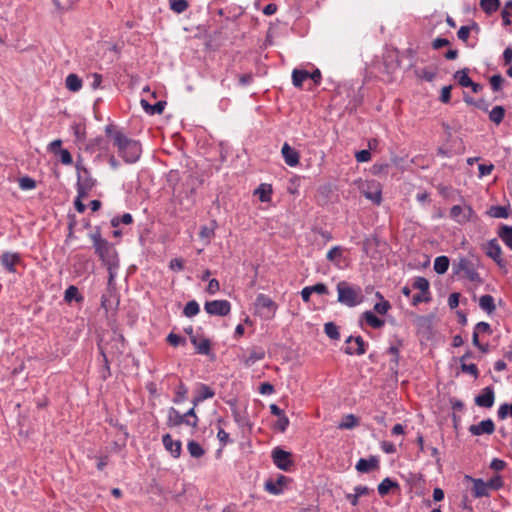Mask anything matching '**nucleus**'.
Segmentation results:
<instances>
[{
  "instance_id": "22",
  "label": "nucleus",
  "mask_w": 512,
  "mask_h": 512,
  "mask_svg": "<svg viewBox=\"0 0 512 512\" xmlns=\"http://www.w3.org/2000/svg\"><path fill=\"white\" fill-rule=\"evenodd\" d=\"M402 345V340L397 341V345H391L388 348V353L392 355V358L390 360V370L397 374L398 372V366H399V360H400V350L399 347Z\"/></svg>"
},
{
  "instance_id": "54",
  "label": "nucleus",
  "mask_w": 512,
  "mask_h": 512,
  "mask_svg": "<svg viewBox=\"0 0 512 512\" xmlns=\"http://www.w3.org/2000/svg\"><path fill=\"white\" fill-rule=\"evenodd\" d=\"M460 369L464 373H468L477 379L479 377V371L476 364H467L466 362L460 363Z\"/></svg>"
},
{
  "instance_id": "12",
  "label": "nucleus",
  "mask_w": 512,
  "mask_h": 512,
  "mask_svg": "<svg viewBox=\"0 0 512 512\" xmlns=\"http://www.w3.org/2000/svg\"><path fill=\"white\" fill-rule=\"evenodd\" d=\"M485 252L486 255L493 259L500 268H504L506 266V261L502 257V249L497 239H492L487 242Z\"/></svg>"
},
{
  "instance_id": "44",
  "label": "nucleus",
  "mask_w": 512,
  "mask_h": 512,
  "mask_svg": "<svg viewBox=\"0 0 512 512\" xmlns=\"http://www.w3.org/2000/svg\"><path fill=\"white\" fill-rule=\"evenodd\" d=\"M54 5L60 13L67 12L75 6L78 0H53Z\"/></svg>"
},
{
  "instance_id": "21",
  "label": "nucleus",
  "mask_w": 512,
  "mask_h": 512,
  "mask_svg": "<svg viewBox=\"0 0 512 512\" xmlns=\"http://www.w3.org/2000/svg\"><path fill=\"white\" fill-rule=\"evenodd\" d=\"M191 343L194 345L196 352L201 355L211 354V342L207 338L198 339L197 336L191 337Z\"/></svg>"
},
{
  "instance_id": "25",
  "label": "nucleus",
  "mask_w": 512,
  "mask_h": 512,
  "mask_svg": "<svg viewBox=\"0 0 512 512\" xmlns=\"http://www.w3.org/2000/svg\"><path fill=\"white\" fill-rule=\"evenodd\" d=\"M215 392L206 384H200L198 394L193 398L192 403L197 406L200 402L214 397Z\"/></svg>"
},
{
  "instance_id": "59",
  "label": "nucleus",
  "mask_w": 512,
  "mask_h": 512,
  "mask_svg": "<svg viewBox=\"0 0 512 512\" xmlns=\"http://www.w3.org/2000/svg\"><path fill=\"white\" fill-rule=\"evenodd\" d=\"M389 167L388 163H375L370 171L373 175L387 174Z\"/></svg>"
},
{
  "instance_id": "43",
  "label": "nucleus",
  "mask_w": 512,
  "mask_h": 512,
  "mask_svg": "<svg viewBox=\"0 0 512 512\" xmlns=\"http://www.w3.org/2000/svg\"><path fill=\"white\" fill-rule=\"evenodd\" d=\"M187 449L189 454L194 458H200L205 454V450L202 448V446L194 440L188 442Z\"/></svg>"
},
{
  "instance_id": "52",
  "label": "nucleus",
  "mask_w": 512,
  "mask_h": 512,
  "mask_svg": "<svg viewBox=\"0 0 512 512\" xmlns=\"http://www.w3.org/2000/svg\"><path fill=\"white\" fill-rule=\"evenodd\" d=\"M184 416L186 419V425L191 426L192 428H196L198 426L199 419L195 412V406L184 413Z\"/></svg>"
},
{
  "instance_id": "7",
  "label": "nucleus",
  "mask_w": 512,
  "mask_h": 512,
  "mask_svg": "<svg viewBox=\"0 0 512 512\" xmlns=\"http://www.w3.org/2000/svg\"><path fill=\"white\" fill-rule=\"evenodd\" d=\"M272 459L276 467L283 471H289L290 467L293 465L292 454L280 447L273 449Z\"/></svg>"
},
{
  "instance_id": "28",
  "label": "nucleus",
  "mask_w": 512,
  "mask_h": 512,
  "mask_svg": "<svg viewBox=\"0 0 512 512\" xmlns=\"http://www.w3.org/2000/svg\"><path fill=\"white\" fill-rule=\"evenodd\" d=\"M480 308L485 311L488 315H491L495 312L496 306L494 303L493 296L489 294L482 295L479 299Z\"/></svg>"
},
{
  "instance_id": "10",
  "label": "nucleus",
  "mask_w": 512,
  "mask_h": 512,
  "mask_svg": "<svg viewBox=\"0 0 512 512\" xmlns=\"http://www.w3.org/2000/svg\"><path fill=\"white\" fill-rule=\"evenodd\" d=\"M365 198L371 200L374 204L379 205L382 201V188L379 182L372 180L367 181L361 189Z\"/></svg>"
},
{
  "instance_id": "24",
  "label": "nucleus",
  "mask_w": 512,
  "mask_h": 512,
  "mask_svg": "<svg viewBox=\"0 0 512 512\" xmlns=\"http://www.w3.org/2000/svg\"><path fill=\"white\" fill-rule=\"evenodd\" d=\"M392 489H399V484L389 477L383 479L377 487L378 493L381 497L388 495Z\"/></svg>"
},
{
  "instance_id": "32",
  "label": "nucleus",
  "mask_w": 512,
  "mask_h": 512,
  "mask_svg": "<svg viewBox=\"0 0 512 512\" xmlns=\"http://www.w3.org/2000/svg\"><path fill=\"white\" fill-rule=\"evenodd\" d=\"M343 251L344 248L341 246H334L332 247L326 254V259L332 263H334L336 266H340V262L343 258Z\"/></svg>"
},
{
  "instance_id": "41",
  "label": "nucleus",
  "mask_w": 512,
  "mask_h": 512,
  "mask_svg": "<svg viewBox=\"0 0 512 512\" xmlns=\"http://www.w3.org/2000/svg\"><path fill=\"white\" fill-rule=\"evenodd\" d=\"M255 194L259 195L261 202H267L271 199L272 187L268 184H261L256 190Z\"/></svg>"
},
{
  "instance_id": "56",
  "label": "nucleus",
  "mask_w": 512,
  "mask_h": 512,
  "mask_svg": "<svg viewBox=\"0 0 512 512\" xmlns=\"http://www.w3.org/2000/svg\"><path fill=\"white\" fill-rule=\"evenodd\" d=\"M19 187L22 190H31L36 187V181L28 176L21 177L19 179Z\"/></svg>"
},
{
  "instance_id": "42",
  "label": "nucleus",
  "mask_w": 512,
  "mask_h": 512,
  "mask_svg": "<svg viewBox=\"0 0 512 512\" xmlns=\"http://www.w3.org/2000/svg\"><path fill=\"white\" fill-rule=\"evenodd\" d=\"M416 77L425 80L427 82H432L436 77V70L429 68L416 69L414 71Z\"/></svg>"
},
{
  "instance_id": "30",
  "label": "nucleus",
  "mask_w": 512,
  "mask_h": 512,
  "mask_svg": "<svg viewBox=\"0 0 512 512\" xmlns=\"http://www.w3.org/2000/svg\"><path fill=\"white\" fill-rule=\"evenodd\" d=\"M264 357H265V351L263 348H261V347L253 348L249 352V355L245 358L244 364L246 366H251L254 363H256L257 361L264 359Z\"/></svg>"
},
{
  "instance_id": "15",
  "label": "nucleus",
  "mask_w": 512,
  "mask_h": 512,
  "mask_svg": "<svg viewBox=\"0 0 512 512\" xmlns=\"http://www.w3.org/2000/svg\"><path fill=\"white\" fill-rule=\"evenodd\" d=\"M282 156L285 163L290 167H295L299 164L300 155L298 151L292 148L288 143H284L281 149Z\"/></svg>"
},
{
  "instance_id": "16",
  "label": "nucleus",
  "mask_w": 512,
  "mask_h": 512,
  "mask_svg": "<svg viewBox=\"0 0 512 512\" xmlns=\"http://www.w3.org/2000/svg\"><path fill=\"white\" fill-rule=\"evenodd\" d=\"M355 468L360 473H369L379 468V460L376 456H370L368 459L360 458Z\"/></svg>"
},
{
  "instance_id": "48",
  "label": "nucleus",
  "mask_w": 512,
  "mask_h": 512,
  "mask_svg": "<svg viewBox=\"0 0 512 512\" xmlns=\"http://www.w3.org/2000/svg\"><path fill=\"white\" fill-rule=\"evenodd\" d=\"M133 223V217L130 213H124L122 216H115L111 219V226L116 228L120 224L129 225Z\"/></svg>"
},
{
  "instance_id": "45",
  "label": "nucleus",
  "mask_w": 512,
  "mask_h": 512,
  "mask_svg": "<svg viewBox=\"0 0 512 512\" xmlns=\"http://www.w3.org/2000/svg\"><path fill=\"white\" fill-rule=\"evenodd\" d=\"M325 334L332 340L340 339L338 326L334 322H328L324 325Z\"/></svg>"
},
{
  "instance_id": "27",
  "label": "nucleus",
  "mask_w": 512,
  "mask_h": 512,
  "mask_svg": "<svg viewBox=\"0 0 512 512\" xmlns=\"http://www.w3.org/2000/svg\"><path fill=\"white\" fill-rule=\"evenodd\" d=\"M499 238L512 250V226L501 224L498 230Z\"/></svg>"
},
{
  "instance_id": "47",
  "label": "nucleus",
  "mask_w": 512,
  "mask_h": 512,
  "mask_svg": "<svg viewBox=\"0 0 512 512\" xmlns=\"http://www.w3.org/2000/svg\"><path fill=\"white\" fill-rule=\"evenodd\" d=\"M200 311V307H199V304L195 301V300H191L189 302H187V304L185 305L184 309H183V314L186 316V317H194L196 316Z\"/></svg>"
},
{
  "instance_id": "3",
  "label": "nucleus",
  "mask_w": 512,
  "mask_h": 512,
  "mask_svg": "<svg viewBox=\"0 0 512 512\" xmlns=\"http://www.w3.org/2000/svg\"><path fill=\"white\" fill-rule=\"evenodd\" d=\"M480 267V258L471 254L467 257H459L457 260H455L452 264V271L456 276L463 277L476 284H482L483 279L480 277L477 271Z\"/></svg>"
},
{
  "instance_id": "26",
  "label": "nucleus",
  "mask_w": 512,
  "mask_h": 512,
  "mask_svg": "<svg viewBox=\"0 0 512 512\" xmlns=\"http://www.w3.org/2000/svg\"><path fill=\"white\" fill-rule=\"evenodd\" d=\"M287 478L284 475H280L277 481L268 480L265 483V489L273 494L278 495L282 492L281 486L286 482Z\"/></svg>"
},
{
  "instance_id": "64",
  "label": "nucleus",
  "mask_w": 512,
  "mask_h": 512,
  "mask_svg": "<svg viewBox=\"0 0 512 512\" xmlns=\"http://www.w3.org/2000/svg\"><path fill=\"white\" fill-rule=\"evenodd\" d=\"M504 79L500 74L493 75L490 78V85L493 91H499L502 87Z\"/></svg>"
},
{
  "instance_id": "8",
  "label": "nucleus",
  "mask_w": 512,
  "mask_h": 512,
  "mask_svg": "<svg viewBox=\"0 0 512 512\" xmlns=\"http://www.w3.org/2000/svg\"><path fill=\"white\" fill-rule=\"evenodd\" d=\"M345 343L347 346L344 348V352L347 355L361 356L366 353L367 343L361 336H349Z\"/></svg>"
},
{
  "instance_id": "9",
  "label": "nucleus",
  "mask_w": 512,
  "mask_h": 512,
  "mask_svg": "<svg viewBox=\"0 0 512 512\" xmlns=\"http://www.w3.org/2000/svg\"><path fill=\"white\" fill-rule=\"evenodd\" d=\"M204 309L210 315L227 316L231 311V304L228 300H212L205 303Z\"/></svg>"
},
{
  "instance_id": "40",
  "label": "nucleus",
  "mask_w": 512,
  "mask_h": 512,
  "mask_svg": "<svg viewBox=\"0 0 512 512\" xmlns=\"http://www.w3.org/2000/svg\"><path fill=\"white\" fill-rule=\"evenodd\" d=\"M309 72L306 70L294 69L292 72V83L295 87L301 88L303 82L308 79Z\"/></svg>"
},
{
  "instance_id": "37",
  "label": "nucleus",
  "mask_w": 512,
  "mask_h": 512,
  "mask_svg": "<svg viewBox=\"0 0 512 512\" xmlns=\"http://www.w3.org/2000/svg\"><path fill=\"white\" fill-rule=\"evenodd\" d=\"M64 300L68 303L75 300L76 302H82L83 296L79 293V290L76 286H69L64 292Z\"/></svg>"
},
{
  "instance_id": "2",
  "label": "nucleus",
  "mask_w": 512,
  "mask_h": 512,
  "mask_svg": "<svg viewBox=\"0 0 512 512\" xmlns=\"http://www.w3.org/2000/svg\"><path fill=\"white\" fill-rule=\"evenodd\" d=\"M89 238L93 243L96 255L107 270L117 269L119 267L118 253L113 244L102 237L100 227H95L94 231L89 234Z\"/></svg>"
},
{
  "instance_id": "55",
  "label": "nucleus",
  "mask_w": 512,
  "mask_h": 512,
  "mask_svg": "<svg viewBox=\"0 0 512 512\" xmlns=\"http://www.w3.org/2000/svg\"><path fill=\"white\" fill-rule=\"evenodd\" d=\"M230 405L232 407V414H233V417H234V420L240 425V426H245V425H248V419L246 416H244L243 414H241L235 403H231L230 402Z\"/></svg>"
},
{
  "instance_id": "61",
  "label": "nucleus",
  "mask_w": 512,
  "mask_h": 512,
  "mask_svg": "<svg viewBox=\"0 0 512 512\" xmlns=\"http://www.w3.org/2000/svg\"><path fill=\"white\" fill-rule=\"evenodd\" d=\"M431 301V293L426 294L424 292H420L418 294H415L412 298V305L417 306L418 304L422 302H430Z\"/></svg>"
},
{
  "instance_id": "31",
  "label": "nucleus",
  "mask_w": 512,
  "mask_h": 512,
  "mask_svg": "<svg viewBox=\"0 0 512 512\" xmlns=\"http://www.w3.org/2000/svg\"><path fill=\"white\" fill-rule=\"evenodd\" d=\"M66 88L71 92H78L82 88V79L74 73L69 74L65 79Z\"/></svg>"
},
{
  "instance_id": "5",
  "label": "nucleus",
  "mask_w": 512,
  "mask_h": 512,
  "mask_svg": "<svg viewBox=\"0 0 512 512\" xmlns=\"http://www.w3.org/2000/svg\"><path fill=\"white\" fill-rule=\"evenodd\" d=\"M77 169V193L79 197H88L89 192L96 185V180L91 176L90 171L80 162L76 163Z\"/></svg>"
},
{
  "instance_id": "51",
  "label": "nucleus",
  "mask_w": 512,
  "mask_h": 512,
  "mask_svg": "<svg viewBox=\"0 0 512 512\" xmlns=\"http://www.w3.org/2000/svg\"><path fill=\"white\" fill-rule=\"evenodd\" d=\"M376 296H378L381 299V302H378L374 305V311L378 314L384 315L388 312V310L391 308V304L389 301L384 300L383 296L377 292Z\"/></svg>"
},
{
  "instance_id": "38",
  "label": "nucleus",
  "mask_w": 512,
  "mask_h": 512,
  "mask_svg": "<svg viewBox=\"0 0 512 512\" xmlns=\"http://www.w3.org/2000/svg\"><path fill=\"white\" fill-rule=\"evenodd\" d=\"M505 108L503 106H495L491 111H489V120L496 125H499L505 116Z\"/></svg>"
},
{
  "instance_id": "58",
  "label": "nucleus",
  "mask_w": 512,
  "mask_h": 512,
  "mask_svg": "<svg viewBox=\"0 0 512 512\" xmlns=\"http://www.w3.org/2000/svg\"><path fill=\"white\" fill-rule=\"evenodd\" d=\"M167 342L171 345V346H174V347H177L179 345H185L186 344V339L180 335H177L175 333H170L168 336H167Z\"/></svg>"
},
{
  "instance_id": "4",
  "label": "nucleus",
  "mask_w": 512,
  "mask_h": 512,
  "mask_svg": "<svg viewBox=\"0 0 512 512\" xmlns=\"http://www.w3.org/2000/svg\"><path fill=\"white\" fill-rule=\"evenodd\" d=\"M338 292L337 301L347 307H355L362 302L361 287L352 285L347 281H340L336 286Z\"/></svg>"
},
{
  "instance_id": "35",
  "label": "nucleus",
  "mask_w": 512,
  "mask_h": 512,
  "mask_svg": "<svg viewBox=\"0 0 512 512\" xmlns=\"http://www.w3.org/2000/svg\"><path fill=\"white\" fill-rule=\"evenodd\" d=\"M500 0H480V8L487 15H492L500 8Z\"/></svg>"
},
{
  "instance_id": "11",
  "label": "nucleus",
  "mask_w": 512,
  "mask_h": 512,
  "mask_svg": "<svg viewBox=\"0 0 512 512\" xmlns=\"http://www.w3.org/2000/svg\"><path fill=\"white\" fill-rule=\"evenodd\" d=\"M255 306L261 314L266 317H272L277 309V304L267 295L258 294L255 300Z\"/></svg>"
},
{
  "instance_id": "14",
  "label": "nucleus",
  "mask_w": 512,
  "mask_h": 512,
  "mask_svg": "<svg viewBox=\"0 0 512 512\" xmlns=\"http://www.w3.org/2000/svg\"><path fill=\"white\" fill-rule=\"evenodd\" d=\"M468 430L474 436H480L482 434L491 435L495 431V424L491 419H486L478 424L471 425Z\"/></svg>"
},
{
  "instance_id": "29",
  "label": "nucleus",
  "mask_w": 512,
  "mask_h": 512,
  "mask_svg": "<svg viewBox=\"0 0 512 512\" xmlns=\"http://www.w3.org/2000/svg\"><path fill=\"white\" fill-rule=\"evenodd\" d=\"M362 318L366 321V323L374 329H379L384 326L385 321L379 317H377L371 311H365L362 313Z\"/></svg>"
},
{
  "instance_id": "49",
  "label": "nucleus",
  "mask_w": 512,
  "mask_h": 512,
  "mask_svg": "<svg viewBox=\"0 0 512 512\" xmlns=\"http://www.w3.org/2000/svg\"><path fill=\"white\" fill-rule=\"evenodd\" d=\"M501 17L504 26H508L512 24V0H509L505 3V7L501 12Z\"/></svg>"
},
{
  "instance_id": "46",
  "label": "nucleus",
  "mask_w": 512,
  "mask_h": 512,
  "mask_svg": "<svg viewBox=\"0 0 512 512\" xmlns=\"http://www.w3.org/2000/svg\"><path fill=\"white\" fill-rule=\"evenodd\" d=\"M187 393H188V388L182 381H180L179 385L176 388L175 397L173 399V402L176 404L182 403L183 401H185Z\"/></svg>"
},
{
  "instance_id": "18",
  "label": "nucleus",
  "mask_w": 512,
  "mask_h": 512,
  "mask_svg": "<svg viewBox=\"0 0 512 512\" xmlns=\"http://www.w3.org/2000/svg\"><path fill=\"white\" fill-rule=\"evenodd\" d=\"M21 258L18 253L4 252L1 256L2 266L10 273H15V265L20 263Z\"/></svg>"
},
{
  "instance_id": "60",
  "label": "nucleus",
  "mask_w": 512,
  "mask_h": 512,
  "mask_svg": "<svg viewBox=\"0 0 512 512\" xmlns=\"http://www.w3.org/2000/svg\"><path fill=\"white\" fill-rule=\"evenodd\" d=\"M474 331L478 334L483 333L488 335H491L493 332L490 324L484 321L478 322L474 327Z\"/></svg>"
},
{
  "instance_id": "17",
  "label": "nucleus",
  "mask_w": 512,
  "mask_h": 512,
  "mask_svg": "<svg viewBox=\"0 0 512 512\" xmlns=\"http://www.w3.org/2000/svg\"><path fill=\"white\" fill-rule=\"evenodd\" d=\"M162 443L174 458H178L181 455L182 443L180 440H173L170 434H165L162 436Z\"/></svg>"
},
{
  "instance_id": "63",
  "label": "nucleus",
  "mask_w": 512,
  "mask_h": 512,
  "mask_svg": "<svg viewBox=\"0 0 512 512\" xmlns=\"http://www.w3.org/2000/svg\"><path fill=\"white\" fill-rule=\"evenodd\" d=\"M508 414H510V416L512 417V403L511 404H507V403L502 404L499 407L498 412H497L499 419H505L508 416Z\"/></svg>"
},
{
  "instance_id": "23",
  "label": "nucleus",
  "mask_w": 512,
  "mask_h": 512,
  "mask_svg": "<svg viewBox=\"0 0 512 512\" xmlns=\"http://www.w3.org/2000/svg\"><path fill=\"white\" fill-rule=\"evenodd\" d=\"M140 103L144 111L150 115L162 114L166 106L165 101H158L152 105L147 100L141 99Z\"/></svg>"
},
{
  "instance_id": "19",
  "label": "nucleus",
  "mask_w": 512,
  "mask_h": 512,
  "mask_svg": "<svg viewBox=\"0 0 512 512\" xmlns=\"http://www.w3.org/2000/svg\"><path fill=\"white\" fill-rule=\"evenodd\" d=\"M511 214H512V210H511L510 205H506V206L495 205V206H491L487 210V215H489L492 218H497V219H507L508 217L511 216Z\"/></svg>"
},
{
  "instance_id": "6",
  "label": "nucleus",
  "mask_w": 512,
  "mask_h": 512,
  "mask_svg": "<svg viewBox=\"0 0 512 512\" xmlns=\"http://www.w3.org/2000/svg\"><path fill=\"white\" fill-rule=\"evenodd\" d=\"M450 217L458 224L463 225L473 220L475 212L470 205H454L450 209Z\"/></svg>"
},
{
  "instance_id": "34",
  "label": "nucleus",
  "mask_w": 512,
  "mask_h": 512,
  "mask_svg": "<svg viewBox=\"0 0 512 512\" xmlns=\"http://www.w3.org/2000/svg\"><path fill=\"white\" fill-rule=\"evenodd\" d=\"M359 425V419L354 414H347L343 417L342 421L338 424V429L346 430L353 429Z\"/></svg>"
},
{
  "instance_id": "13",
  "label": "nucleus",
  "mask_w": 512,
  "mask_h": 512,
  "mask_svg": "<svg viewBox=\"0 0 512 512\" xmlns=\"http://www.w3.org/2000/svg\"><path fill=\"white\" fill-rule=\"evenodd\" d=\"M475 404L483 408H491L495 401V392L492 386H487L475 397Z\"/></svg>"
},
{
  "instance_id": "50",
  "label": "nucleus",
  "mask_w": 512,
  "mask_h": 512,
  "mask_svg": "<svg viewBox=\"0 0 512 512\" xmlns=\"http://www.w3.org/2000/svg\"><path fill=\"white\" fill-rule=\"evenodd\" d=\"M412 287L414 289H418L420 292H424L426 294H429L430 291H429V287H430V284H429V281L424 278V277H416L413 284H412Z\"/></svg>"
},
{
  "instance_id": "33",
  "label": "nucleus",
  "mask_w": 512,
  "mask_h": 512,
  "mask_svg": "<svg viewBox=\"0 0 512 512\" xmlns=\"http://www.w3.org/2000/svg\"><path fill=\"white\" fill-rule=\"evenodd\" d=\"M473 480V495L476 498L484 497L488 495V484L484 482L482 479H472Z\"/></svg>"
},
{
  "instance_id": "53",
  "label": "nucleus",
  "mask_w": 512,
  "mask_h": 512,
  "mask_svg": "<svg viewBox=\"0 0 512 512\" xmlns=\"http://www.w3.org/2000/svg\"><path fill=\"white\" fill-rule=\"evenodd\" d=\"M170 8L174 12L183 13L189 6L186 0H169Z\"/></svg>"
},
{
  "instance_id": "20",
  "label": "nucleus",
  "mask_w": 512,
  "mask_h": 512,
  "mask_svg": "<svg viewBox=\"0 0 512 512\" xmlns=\"http://www.w3.org/2000/svg\"><path fill=\"white\" fill-rule=\"evenodd\" d=\"M182 424L186 425V419L184 414H181L177 409L174 407H170L168 410V416H167V426L168 427H177Z\"/></svg>"
},
{
  "instance_id": "1",
  "label": "nucleus",
  "mask_w": 512,
  "mask_h": 512,
  "mask_svg": "<svg viewBox=\"0 0 512 512\" xmlns=\"http://www.w3.org/2000/svg\"><path fill=\"white\" fill-rule=\"evenodd\" d=\"M105 133L113 137V145L124 162L133 164L140 159L142 147L139 141L128 138L122 131H115L113 125H107Z\"/></svg>"
},
{
  "instance_id": "39",
  "label": "nucleus",
  "mask_w": 512,
  "mask_h": 512,
  "mask_svg": "<svg viewBox=\"0 0 512 512\" xmlns=\"http://www.w3.org/2000/svg\"><path fill=\"white\" fill-rule=\"evenodd\" d=\"M449 258L447 256H438L434 261V270L437 274H444L449 268Z\"/></svg>"
},
{
  "instance_id": "62",
  "label": "nucleus",
  "mask_w": 512,
  "mask_h": 512,
  "mask_svg": "<svg viewBox=\"0 0 512 512\" xmlns=\"http://www.w3.org/2000/svg\"><path fill=\"white\" fill-rule=\"evenodd\" d=\"M115 297V294L110 295L107 291L101 296V307L107 312L112 309L113 302L111 298Z\"/></svg>"
},
{
  "instance_id": "36",
  "label": "nucleus",
  "mask_w": 512,
  "mask_h": 512,
  "mask_svg": "<svg viewBox=\"0 0 512 512\" xmlns=\"http://www.w3.org/2000/svg\"><path fill=\"white\" fill-rule=\"evenodd\" d=\"M469 69L463 68L461 70H458L454 74V79L457 80L458 84L462 87H469V85H472V80L468 75Z\"/></svg>"
},
{
  "instance_id": "57",
  "label": "nucleus",
  "mask_w": 512,
  "mask_h": 512,
  "mask_svg": "<svg viewBox=\"0 0 512 512\" xmlns=\"http://www.w3.org/2000/svg\"><path fill=\"white\" fill-rule=\"evenodd\" d=\"M289 423V418L285 414H283L282 416L278 417V420L273 427L274 429L283 433L287 430Z\"/></svg>"
}]
</instances>
